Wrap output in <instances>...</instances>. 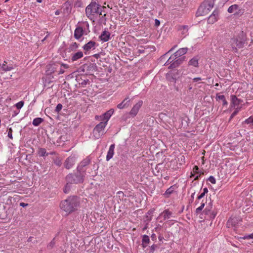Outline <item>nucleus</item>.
Masks as SVG:
<instances>
[{"label":"nucleus","instance_id":"4c0bfd02","mask_svg":"<svg viewBox=\"0 0 253 253\" xmlns=\"http://www.w3.org/2000/svg\"><path fill=\"white\" fill-rule=\"evenodd\" d=\"M62 108V105L61 104H58L56 107V111L59 112L61 110Z\"/></svg>","mask_w":253,"mask_h":253},{"label":"nucleus","instance_id":"49530a36","mask_svg":"<svg viewBox=\"0 0 253 253\" xmlns=\"http://www.w3.org/2000/svg\"><path fill=\"white\" fill-rule=\"evenodd\" d=\"M248 238H249V239H253V233L249 235L248 236Z\"/></svg>","mask_w":253,"mask_h":253},{"label":"nucleus","instance_id":"ea45409f","mask_svg":"<svg viewBox=\"0 0 253 253\" xmlns=\"http://www.w3.org/2000/svg\"><path fill=\"white\" fill-rule=\"evenodd\" d=\"M202 80V78L200 77H196L193 79V82H199Z\"/></svg>","mask_w":253,"mask_h":253},{"label":"nucleus","instance_id":"c03bdc74","mask_svg":"<svg viewBox=\"0 0 253 253\" xmlns=\"http://www.w3.org/2000/svg\"><path fill=\"white\" fill-rule=\"evenodd\" d=\"M208 188H204V189H203V192L202 193H203L205 194H206V193H208Z\"/></svg>","mask_w":253,"mask_h":253},{"label":"nucleus","instance_id":"393cba45","mask_svg":"<svg viewBox=\"0 0 253 253\" xmlns=\"http://www.w3.org/2000/svg\"><path fill=\"white\" fill-rule=\"evenodd\" d=\"M171 214V212L169 211V210H165L161 214V215L163 216L164 219L166 220L169 218Z\"/></svg>","mask_w":253,"mask_h":253},{"label":"nucleus","instance_id":"ddd939ff","mask_svg":"<svg viewBox=\"0 0 253 253\" xmlns=\"http://www.w3.org/2000/svg\"><path fill=\"white\" fill-rule=\"evenodd\" d=\"M76 158L74 156L68 157L65 161L64 166L67 169H70L75 164Z\"/></svg>","mask_w":253,"mask_h":253},{"label":"nucleus","instance_id":"6e6d98bb","mask_svg":"<svg viewBox=\"0 0 253 253\" xmlns=\"http://www.w3.org/2000/svg\"><path fill=\"white\" fill-rule=\"evenodd\" d=\"M189 89H192V87H191V86H189Z\"/></svg>","mask_w":253,"mask_h":253},{"label":"nucleus","instance_id":"7c9ffc66","mask_svg":"<svg viewBox=\"0 0 253 253\" xmlns=\"http://www.w3.org/2000/svg\"><path fill=\"white\" fill-rule=\"evenodd\" d=\"M204 207H205V203H202L201 204V206L196 209V211H195L196 213L197 214H199L201 211L204 209Z\"/></svg>","mask_w":253,"mask_h":253},{"label":"nucleus","instance_id":"4d7b16f0","mask_svg":"<svg viewBox=\"0 0 253 253\" xmlns=\"http://www.w3.org/2000/svg\"><path fill=\"white\" fill-rule=\"evenodd\" d=\"M8 1V0H5V2H7V1Z\"/></svg>","mask_w":253,"mask_h":253},{"label":"nucleus","instance_id":"1a4fd4ad","mask_svg":"<svg viewBox=\"0 0 253 253\" xmlns=\"http://www.w3.org/2000/svg\"><path fill=\"white\" fill-rule=\"evenodd\" d=\"M114 109H111L106 113L103 114L102 115L95 117L96 119H99L101 121V122L106 123V124H107L108 121L109 120L110 117L114 113Z\"/></svg>","mask_w":253,"mask_h":253},{"label":"nucleus","instance_id":"72a5a7b5","mask_svg":"<svg viewBox=\"0 0 253 253\" xmlns=\"http://www.w3.org/2000/svg\"><path fill=\"white\" fill-rule=\"evenodd\" d=\"M24 102L23 101H19L15 105L17 109H21L24 105Z\"/></svg>","mask_w":253,"mask_h":253},{"label":"nucleus","instance_id":"8fccbe9b","mask_svg":"<svg viewBox=\"0 0 253 253\" xmlns=\"http://www.w3.org/2000/svg\"><path fill=\"white\" fill-rule=\"evenodd\" d=\"M47 33H48V32H47ZM48 35H49V34H48V35H46V36L42 40V42H43L44 40H45V39H46V38L47 37Z\"/></svg>","mask_w":253,"mask_h":253},{"label":"nucleus","instance_id":"9d476101","mask_svg":"<svg viewBox=\"0 0 253 253\" xmlns=\"http://www.w3.org/2000/svg\"><path fill=\"white\" fill-rule=\"evenodd\" d=\"M90 160L88 158L83 160L77 167L78 171L83 172V174H86V167L89 164Z\"/></svg>","mask_w":253,"mask_h":253},{"label":"nucleus","instance_id":"dca6fc26","mask_svg":"<svg viewBox=\"0 0 253 253\" xmlns=\"http://www.w3.org/2000/svg\"><path fill=\"white\" fill-rule=\"evenodd\" d=\"M84 56L83 52L81 51H79L76 53H72L71 55V60L72 62L76 61L79 59L82 58Z\"/></svg>","mask_w":253,"mask_h":253},{"label":"nucleus","instance_id":"c85d7f7f","mask_svg":"<svg viewBox=\"0 0 253 253\" xmlns=\"http://www.w3.org/2000/svg\"><path fill=\"white\" fill-rule=\"evenodd\" d=\"M69 65L66 64H64V63L61 64V66L60 69L59 71L58 75L62 74L64 73L65 71H64V69H63L62 68H63L64 69H68V68H69Z\"/></svg>","mask_w":253,"mask_h":253},{"label":"nucleus","instance_id":"f257e3e1","mask_svg":"<svg viewBox=\"0 0 253 253\" xmlns=\"http://www.w3.org/2000/svg\"><path fill=\"white\" fill-rule=\"evenodd\" d=\"M104 6H101L95 2H91L85 8L87 17L91 20L97 18L101 19L106 16L107 12Z\"/></svg>","mask_w":253,"mask_h":253},{"label":"nucleus","instance_id":"bb28decb","mask_svg":"<svg viewBox=\"0 0 253 253\" xmlns=\"http://www.w3.org/2000/svg\"><path fill=\"white\" fill-rule=\"evenodd\" d=\"M79 44L76 42H72L69 46L70 51H76L78 48Z\"/></svg>","mask_w":253,"mask_h":253},{"label":"nucleus","instance_id":"a19ab883","mask_svg":"<svg viewBox=\"0 0 253 253\" xmlns=\"http://www.w3.org/2000/svg\"><path fill=\"white\" fill-rule=\"evenodd\" d=\"M210 208H211V207ZM210 211L211 209H208L207 207L205 210V212H206V214H209Z\"/></svg>","mask_w":253,"mask_h":253},{"label":"nucleus","instance_id":"5701e85b","mask_svg":"<svg viewBox=\"0 0 253 253\" xmlns=\"http://www.w3.org/2000/svg\"><path fill=\"white\" fill-rule=\"evenodd\" d=\"M150 242V239L148 236L146 235H144L143 236L142 241V246L143 248H145L148 244Z\"/></svg>","mask_w":253,"mask_h":253},{"label":"nucleus","instance_id":"39448f33","mask_svg":"<svg viewBox=\"0 0 253 253\" xmlns=\"http://www.w3.org/2000/svg\"><path fill=\"white\" fill-rule=\"evenodd\" d=\"M214 2V0H205L204 1L197 10V16H204L209 14L213 7Z\"/></svg>","mask_w":253,"mask_h":253},{"label":"nucleus","instance_id":"bf43d9fd","mask_svg":"<svg viewBox=\"0 0 253 253\" xmlns=\"http://www.w3.org/2000/svg\"><path fill=\"white\" fill-rule=\"evenodd\" d=\"M224 1H228L229 0H224Z\"/></svg>","mask_w":253,"mask_h":253},{"label":"nucleus","instance_id":"2f4dec72","mask_svg":"<svg viewBox=\"0 0 253 253\" xmlns=\"http://www.w3.org/2000/svg\"><path fill=\"white\" fill-rule=\"evenodd\" d=\"M245 123L247 124H252L253 126V117L251 116L245 121Z\"/></svg>","mask_w":253,"mask_h":253},{"label":"nucleus","instance_id":"4468645a","mask_svg":"<svg viewBox=\"0 0 253 253\" xmlns=\"http://www.w3.org/2000/svg\"><path fill=\"white\" fill-rule=\"evenodd\" d=\"M218 11L214 10L212 13L209 16L208 19V22L209 24H212L216 22L218 19Z\"/></svg>","mask_w":253,"mask_h":253},{"label":"nucleus","instance_id":"6ab92c4d","mask_svg":"<svg viewBox=\"0 0 253 253\" xmlns=\"http://www.w3.org/2000/svg\"><path fill=\"white\" fill-rule=\"evenodd\" d=\"M110 34L109 32L104 31L100 36L99 38L104 42H107L110 39Z\"/></svg>","mask_w":253,"mask_h":253},{"label":"nucleus","instance_id":"7ed1b4c3","mask_svg":"<svg viewBox=\"0 0 253 253\" xmlns=\"http://www.w3.org/2000/svg\"><path fill=\"white\" fill-rule=\"evenodd\" d=\"M187 50V48H181L172 55L166 63L167 65L170 64L169 68L172 69L178 67L182 63V60L180 59H177L174 61L173 60L186 53Z\"/></svg>","mask_w":253,"mask_h":253},{"label":"nucleus","instance_id":"4be33fe9","mask_svg":"<svg viewBox=\"0 0 253 253\" xmlns=\"http://www.w3.org/2000/svg\"><path fill=\"white\" fill-rule=\"evenodd\" d=\"M215 98L217 101L221 100L222 102V105L223 106H227L228 105V102L226 101L225 97L224 95H220L217 94L216 95Z\"/></svg>","mask_w":253,"mask_h":253},{"label":"nucleus","instance_id":"aec40b11","mask_svg":"<svg viewBox=\"0 0 253 253\" xmlns=\"http://www.w3.org/2000/svg\"><path fill=\"white\" fill-rule=\"evenodd\" d=\"M178 30L180 32L181 34H182L184 37H185L188 32V28L187 26H179L178 28Z\"/></svg>","mask_w":253,"mask_h":253},{"label":"nucleus","instance_id":"412c9836","mask_svg":"<svg viewBox=\"0 0 253 253\" xmlns=\"http://www.w3.org/2000/svg\"><path fill=\"white\" fill-rule=\"evenodd\" d=\"M199 59L197 57H194L189 60L188 65L194 67H198L199 65Z\"/></svg>","mask_w":253,"mask_h":253},{"label":"nucleus","instance_id":"3c124183","mask_svg":"<svg viewBox=\"0 0 253 253\" xmlns=\"http://www.w3.org/2000/svg\"><path fill=\"white\" fill-rule=\"evenodd\" d=\"M42 0H37V2L39 3H41L42 2Z\"/></svg>","mask_w":253,"mask_h":253},{"label":"nucleus","instance_id":"6e6552de","mask_svg":"<svg viewBox=\"0 0 253 253\" xmlns=\"http://www.w3.org/2000/svg\"><path fill=\"white\" fill-rule=\"evenodd\" d=\"M243 102L242 100L238 98L236 95H231L230 107L234 109L240 108V110H241L242 108V105L241 103Z\"/></svg>","mask_w":253,"mask_h":253},{"label":"nucleus","instance_id":"5fc2aeb1","mask_svg":"<svg viewBox=\"0 0 253 253\" xmlns=\"http://www.w3.org/2000/svg\"><path fill=\"white\" fill-rule=\"evenodd\" d=\"M59 14V13L58 12V11H56L55 12V14L56 15H58Z\"/></svg>","mask_w":253,"mask_h":253},{"label":"nucleus","instance_id":"13d9d810","mask_svg":"<svg viewBox=\"0 0 253 253\" xmlns=\"http://www.w3.org/2000/svg\"><path fill=\"white\" fill-rule=\"evenodd\" d=\"M215 216V214H213V217H214Z\"/></svg>","mask_w":253,"mask_h":253},{"label":"nucleus","instance_id":"e433bc0d","mask_svg":"<svg viewBox=\"0 0 253 253\" xmlns=\"http://www.w3.org/2000/svg\"><path fill=\"white\" fill-rule=\"evenodd\" d=\"M192 172L195 174L199 173V168L197 166H195L194 167Z\"/></svg>","mask_w":253,"mask_h":253},{"label":"nucleus","instance_id":"603ef678","mask_svg":"<svg viewBox=\"0 0 253 253\" xmlns=\"http://www.w3.org/2000/svg\"><path fill=\"white\" fill-rule=\"evenodd\" d=\"M173 49H174V48H173H173H171V49L169 51V52H170L172 51L173 50Z\"/></svg>","mask_w":253,"mask_h":253},{"label":"nucleus","instance_id":"864d4df0","mask_svg":"<svg viewBox=\"0 0 253 253\" xmlns=\"http://www.w3.org/2000/svg\"><path fill=\"white\" fill-rule=\"evenodd\" d=\"M198 177H199V176H198V175L196 176V177H195L194 180H197V179H198Z\"/></svg>","mask_w":253,"mask_h":253},{"label":"nucleus","instance_id":"a211bd4d","mask_svg":"<svg viewBox=\"0 0 253 253\" xmlns=\"http://www.w3.org/2000/svg\"><path fill=\"white\" fill-rule=\"evenodd\" d=\"M114 149H115V144H112L110 145L109 150L107 152V154L106 156V160L107 161H109L111 158H112L114 154Z\"/></svg>","mask_w":253,"mask_h":253},{"label":"nucleus","instance_id":"f704fd0d","mask_svg":"<svg viewBox=\"0 0 253 253\" xmlns=\"http://www.w3.org/2000/svg\"><path fill=\"white\" fill-rule=\"evenodd\" d=\"M12 129L11 127L8 128V137L10 138L11 139H13V136H12Z\"/></svg>","mask_w":253,"mask_h":253},{"label":"nucleus","instance_id":"0eeeda50","mask_svg":"<svg viewBox=\"0 0 253 253\" xmlns=\"http://www.w3.org/2000/svg\"><path fill=\"white\" fill-rule=\"evenodd\" d=\"M106 125V123L101 122L95 126L93 129V134L96 139L99 138L104 134V130Z\"/></svg>","mask_w":253,"mask_h":253},{"label":"nucleus","instance_id":"c756f323","mask_svg":"<svg viewBox=\"0 0 253 253\" xmlns=\"http://www.w3.org/2000/svg\"><path fill=\"white\" fill-rule=\"evenodd\" d=\"M38 154L40 156L43 157L45 155H47L46 154V151L44 148H40L38 151Z\"/></svg>","mask_w":253,"mask_h":253},{"label":"nucleus","instance_id":"09e8293b","mask_svg":"<svg viewBox=\"0 0 253 253\" xmlns=\"http://www.w3.org/2000/svg\"><path fill=\"white\" fill-rule=\"evenodd\" d=\"M195 173H194L192 171L191 172V175H190V177H193L194 175H195Z\"/></svg>","mask_w":253,"mask_h":253},{"label":"nucleus","instance_id":"79ce46f5","mask_svg":"<svg viewBox=\"0 0 253 253\" xmlns=\"http://www.w3.org/2000/svg\"><path fill=\"white\" fill-rule=\"evenodd\" d=\"M205 195V194L203 193H202L198 197V199L199 200L202 199V198H203L204 197V196Z\"/></svg>","mask_w":253,"mask_h":253},{"label":"nucleus","instance_id":"c9c22d12","mask_svg":"<svg viewBox=\"0 0 253 253\" xmlns=\"http://www.w3.org/2000/svg\"><path fill=\"white\" fill-rule=\"evenodd\" d=\"M46 72H47V74H51L55 72V70L54 68H53L51 66H50L48 70Z\"/></svg>","mask_w":253,"mask_h":253},{"label":"nucleus","instance_id":"9b49d317","mask_svg":"<svg viewBox=\"0 0 253 253\" xmlns=\"http://www.w3.org/2000/svg\"><path fill=\"white\" fill-rule=\"evenodd\" d=\"M142 104L143 101L142 100H139L133 106L130 111L129 112V115L132 117H135L137 114Z\"/></svg>","mask_w":253,"mask_h":253},{"label":"nucleus","instance_id":"423d86ee","mask_svg":"<svg viewBox=\"0 0 253 253\" xmlns=\"http://www.w3.org/2000/svg\"><path fill=\"white\" fill-rule=\"evenodd\" d=\"M245 41V36L243 32L233 38L230 41V44L233 50L237 51L238 48L243 47Z\"/></svg>","mask_w":253,"mask_h":253},{"label":"nucleus","instance_id":"f03ea898","mask_svg":"<svg viewBox=\"0 0 253 253\" xmlns=\"http://www.w3.org/2000/svg\"><path fill=\"white\" fill-rule=\"evenodd\" d=\"M79 203V202L77 197H70L61 202L60 208L62 210L70 213L77 209Z\"/></svg>","mask_w":253,"mask_h":253},{"label":"nucleus","instance_id":"b1692460","mask_svg":"<svg viewBox=\"0 0 253 253\" xmlns=\"http://www.w3.org/2000/svg\"><path fill=\"white\" fill-rule=\"evenodd\" d=\"M239 6L237 4H233L231 5L228 9V12L229 13H234V14H236V11L238 9Z\"/></svg>","mask_w":253,"mask_h":253},{"label":"nucleus","instance_id":"20e7f679","mask_svg":"<svg viewBox=\"0 0 253 253\" xmlns=\"http://www.w3.org/2000/svg\"><path fill=\"white\" fill-rule=\"evenodd\" d=\"M86 174H83V172L78 171L76 174L70 173L66 176L67 182L64 192H68L67 188L70 187L69 184H78L83 183Z\"/></svg>","mask_w":253,"mask_h":253},{"label":"nucleus","instance_id":"cd10ccee","mask_svg":"<svg viewBox=\"0 0 253 253\" xmlns=\"http://www.w3.org/2000/svg\"><path fill=\"white\" fill-rule=\"evenodd\" d=\"M1 69L4 71H9L13 69L12 66H8L6 64L3 63L1 66Z\"/></svg>","mask_w":253,"mask_h":253},{"label":"nucleus","instance_id":"a878e982","mask_svg":"<svg viewBox=\"0 0 253 253\" xmlns=\"http://www.w3.org/2000/svg\"><path fill=\"white\" fill-rule=\"evenodd\" d=\"M43 119L41 118H36L34 119L32 124L34 126H38L43 122Z\"/></svg>","mask_w":253,"mask_h":253},{"label":"nucleus","instance_id":"2eb2a0df","mask_svg":"<svg viewBox=\"0 0 253 253\" xmlns=\"http://www.w3.org/2000/svg\"><path fill=\"white\" fill-rule=\"evenodd\" d=\"M84 30L82 27H77L74 32V37L77 39H80L83 35Z\"/></svg>","mask_w":253,"mask_h":253},{"label":"nucleus","instance_id":"37998d69","mask_svg":"<svg viewBox=\"0 0 253 253\" xmlns=\"http://www.w3.org/2000/svg\"><path fill=\"white\" fill-rule=\"evenodd\" d=\"M28 205V204H26V203H20V206L22 207H27V206Z\"/></svg>","mask_w":253,"mask_h":253},{"label":"nucleus","instance_id":"a18cd8bd","mask_svg":"<svg viewBox=\"0 0 253 253\" xmlns=\"http://www.w3.org/2000/svg\"><path fill=\"white\" fill-rule=\"evenodd\" d=\"M155 24H156V25L157 26H159L160 25V22L159 20H155Z\"/></svg>","mask_w":253,"mask_h":253},{"label":"nucleus","instance_id":"f3484780","mask_svg":"<svg viewBox=\"0 0 253 253\" xmlns=\"http://www.w3.org/2000/svg\"><path fill=\"white\" fill-rule=\"evenodd\" d=\"M96 42L93 41H89L87 43L84 44L83 46V48L85 52L89 51L92 48H94Z\"/></svg>","mask_w":253,"mask_h":253},{"label":"nucleus","instance_id":"de8ad7c7","mask_svg":"<svg viewBox=\"0 0 253 253\" xmlns=\"http://www.w3.org/2000/svg\"><path fill=\"white\" fill-rule=\"evenodd\" d=\"M171 193V192L169 191V189H168V190L166 191V194H168V193H169H169Z\"/></svg>","mask_w":253,"mask_h":253},{"label":"nucleus","instance_id":"f8f14e48","mask_svg":"<svg viewBox=\"0 0 253 253\" xmlns=\"http://www.w3.org/2000/svg\"><path fill=\"white\" fill-rule=\"evenodd\" d=\"M131 99L128 96L126 97L121 103L118 104L117 106L119 109L126 108L129 107L130 104Z\"/></svg>","mask_w":253,"mask_h":253},{"label":"nucleus","instance_id":"473e14b6","mask_svg":"<svg viewBox=\"0 0 253 253\" xmlns=\"http://www.w3.org/2000/svg\"><path fill=\"white\" fill-rule=\"evenodd\" d=\"M240 110H240V108L235 109V111L232 113V114H231V115L230 116V119H232L233 117H234L235 116H236Z\"/></svg>","mask_w":253,"mask_h":253},{"label":"nucleus","instance_id":"58836bf2","mask_svg":"<svg viewBox=\"0 0 253 253\" xmlns=\"http://www.w3.org/2000/svg\"><path fill=\"white\" fill-rule=\"evenodd\" d=\"M209 180L210 182H211L212 184H215V182H216V180H215V179L212 176H211L209 178Z\"/></svg>","mask_w":253,"mask_h":253}]
</instances>
